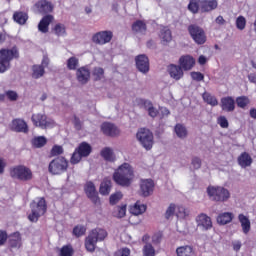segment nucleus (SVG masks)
I'll return each instance as SVG.
<instances>
[{
	"label": "nucleus",
	"mask_w": 256,
	"mask_h": 256,
	"mask_svg": "<svg viewBox=\"0 0 256 256\" xmlns=\"http://www.w3.org/2000/svg\"><path fill=\"white\" fill-rule=\"evenodd\" d=\"M112 179L119 187H131L135 181V168L130 163L124 162L114 170Z\"/></svg>",
	"instance_id": "obj_1"
},
{
	"label": "nucleus",
	"mask_w": 256,
	"mask_h": 256,
	"mask_svg": "<svg viewBox=\"0 0 256 256\" xmlns=\"http://www.w3.org/2000/svg\"><path fill=\"white\" fill-rule=\"evenodd\" d=\"M107 235V230L103 228L92 229L84 240V247L86 251H88V253H95L97 243L105 241V239H107Z\"/></svg>",
	"instance_id": "obj_2"
},
{
	"label": "nucleus",
	"mask_w": 256,
	"mask_h": 256,
	"mask_svg": "<svg viewBox=\"0 0 256 256\" xmlns=\"http://www.w3.org/2000/svg\"><path fill=\"white\" fill-rule=\"evenodd\" d=\"M13 59H19V49L17 46L0 49V73H5V71L11 69Z\"/></svg>",
	"instance_id": "obj_3"
},
{
	"label": "nucleus",
	"mask_w": 256,
	"mask_h": 256,
	"mask_svg": "<svg viewBox=\"0 0 256 256\" xmlns=\"http://www.w3.org/2000/svg\"><path fill=\"white\" fill-rule=\"evenodd\" d=\"M31 213L28 215V220L31 223H37L40 217H43L47 213V200L45 197H40L37 201L33 200L30 203Z\"/></svg>",
	"instance_id": "obj_4"
},
{
	"label": "nucleus",
	"mask_w": 256,
	"mask_h": 256,
	"mask_svg": "<svg viewBox=\"0 0 256 256\" xmlns=\"http://www.w3.org/2000/svg\"><path fill=\"white\" fill-rule=\"evenodd\" d=\"M207 195L210 201L215 203H225L228 199H231V192L223 186H208Z\"/></svg>",
	"instance_id": "obj_5"
},
{
	"label": "nucleus",
	"mask_w": 256,
	"mask_h": 256,
	"mask_svg": "<svg viewBox=\"0 0 256 256\" xmlns=\"http://www.w3.org/2000/svg\"><path fill=\"white\" fill-rule=\"evenodd\" d=\"M67 169H69V161L63 156L54 158L48 166V171L51 175H63Z\"/></svg>",
	"instance_id": "obj_6"
},
{
	"label": "nucleus",
	"mask_w": 256,
	"mask_h": 256,
	"mask_svg": "<svg viewBox=\"0 0 256 256\" xmlns=\"http://www.w3.org/2000/svg\"><path fill=\"white\" fill-rule=\"evenodd\" d=\"M10 177L18 179V181H31L33 179V171L25 165H17L10 168Z\"/></svg>",
	"instance_id": "obj_7"
},
{
	"label": "nucleus",
	"mask_w": 256,
	"mask_h": 256,
	"mask_svg": "<svg viewBox=\"0 0 256 256\" xmlns=\"http://www.w3.org/2000/svg\"><path fill=\"white\" fill-rule=\"evenodd\" d=\"M136 137L146 151H151V149H153V144L155 142L153 132H151L149 129L140 128L136 134Z\"/></svg>",
	"instance_id": "obj_8"
},
{
	"label": "nucleus",
	"mask_w": 256,
	"mask_h": 256,
	"mask_svg": "<svg viewBox=\"0 0 256 256\" xmlns=\"http://www.w3.org/2000/svg\"><path fill=\"white\" fill-rule=\"evenodd\" d=\"M188 33L193 41L197 43V45H205L207 42V35H205V30H203V28L199 27L198 25H189Z\"/></svg>",
	"instance_id": "obj_9"
},
{
	"label": "nucleus",
	"mask_w": 256,
	"mask_h": 256,
	"mask_svg": "<svg viewBox=\"0 0 256 256\" xmlns=\"http://www.w3.org/2000/svg\"><path fill=\"white\" fill-rule=\"evenodd\" d=\"M34 127H40V129H49L55 127V121L47 118L45 114H33L31 117Z\"/></svg>",
	"instance_id": "obj_10"
},
{
	"label": "nucleus",
	"mask_w": 256,
	"mask_h": 256,
	"mask_svg": "<svg viewBox=\"0 0 256 256\" xmlns=\"http://www.w3.org/2000/svg\"><path fill=\"white\" fill-rule=\"evenodd\" d=\"M111 39H113V32L110 30L100 31L92 36L95 45H107V43H111Z\"/></svg>",
	"instance_id": "obj_11"
},
{
	"label": "nucleus",
	"mask_w": 256,
	"mask_h": 256,
	"mask_svg": "<svg viewBox=\"0 0 256 256\" xmlns=\"http://www.w3.org/2000/svg\"><path fill=\"white\" fill-rule=\"evenodd\" d=\"M84 191L86 197L90 199V201L94 205H101V200L99 199V194L97 193V188H95V184L93 182H87L84 186Z\"/></svg>",
	"instance_id": "obj_12"
},
{
	"label": "nucleus",
	"mask_w": 256,
	"mask_h": 256,
	"mask_svg": "<svg viewBox=\"0 0 256 256\" xmlns=\"http://www.w3.org/2000/svg\"><path fill=\"white\" fill-rule=\"evenodd\" d=\"M220 107L225 113H233L235 111V98L233 96H225L220 99Z\"/></svg>",
	"instance_id": "obj_13"
},
{
	"label": "nucleus",
	"mask_w": 256,
	"mask_h": 256,
	"mask_svg": "<svg viewBox=\"0 0 256 256\" xmlns=\"http://www.w3.org/2000/svg\"><path fill=\"white\" fill-rule=\"evenodd\" d=\"M34 7L40 13V15H49V13H53V4L47 0H39L35 3Z\"/></svg>",
	"instance_id": "obj_14"
},
{
	"label": "nucleus",
	"mask_w": 256,
	"mask_h": 256,
	"mask_svg": "<svg viewBox=\"0 0 256 256\" xmlns=\"http://www.w3.org/2000/svg\"><path fill=\"white\" fill-rule=\"evenodd\" d=\"M76 77L81 85H87L91 79V70L87 66H82L76 70Z\"/></svg>",
	"instance_id": "obj_15"
},
{
	"label": "nucleus",
	"mask_w": 256,
	"mask_h": 256,
	"mask_svg": "<svg viewBox=\"0 0 256 256\" xmlns=\"http://www.w3.org/2000/svg\"><path fill=\"white\" fill-rule=\"evenodd\" d=\"M136 67L140 73H149V57L145 54H140L135 58Z\"/></svg>",
	"instance_id": "obj_16"
},
{
	"label": "nucleus",
	"mask_w": 256,
	"mask_h": 256,
	"mask_svg": "<svg viewBox=\"0 0 256 256\" xmlns=\"http://www.w3.org/2000/svg\"><path fill=\"white\" fill-rule=\"evenodd\" d=\"M155 182L152 179H145L140 181V193L142 197H149L153 193Z\"/></svg>",
	"instance_id": "obj_17"
},
{
	"label": "nucleus",
	"mask_w": 256,
	"mask_h": 256,
	"mask_svg": "<svg viewBox=\"0 0 256 256\" xmlns=\"http://www.w3.org/2000/svg\"><path fill=\"white\" fill-rule=\"evenodd\" d=\"M136 102L139 107H144V109H147L150 117L155 118L157 115H159V111L153 107V103L151 101L139 98L136 100Z\"/></svg>",
	"instance_id": "obj_18"
},
{
	"label": "nucleus",
	"mask_w": 256,
	"mask_h": 256,
	"mask_svg": "<svg viewBox=\"0 0 256 256\" xmlns=\"http://www.w3.org/2000/svg\"><path fill=\"white\" fill-rule=\"evenodd\" d=\"M11 131H15L16 133H29V126H27L25 120L16 118L12 120Z\"/></svg>",
	"instance_id": "obj_19"
},
{
	"label": "nucleus",
	"mask_w": 256,
	"mask_h": 256,
	"mask_svg": "<svg viewBox=\"0 0 256 256\" xmlns=\"http://www.w3.org/2000/svg\"><path fill=\"white\" fill-rule=\"evenodd\" d=\"M196 223L198 227H203L205 231H209V229L213 228L211 217L205 213H201L196 217Z\"/></svg>",
	"instance_id": "obj_20"
},
{
	"label": "nucleus",
	"mask_w": 256,
	"mask_h": 256,
	"mask_svg": "<svg viewBox=\"0 0 256 256\" xmlns=\"http://www.w3.org/2000/svg\"><path fill=\"white\" fill-rule=\"evenodd\" d=\"M8 245L11 249H21L23 245V238L21 237V232H14L9 235Z\"/></svg>",
	"instance_id": "obj_21"
},
{
	"label": "nucleus",
	"mask_w": 256,
	"mask_h": 256,
	"mask_svg": "<svg viewBox=\"0 0 256 256\" xmlns=\"http://www.w3.org/2000/svg\"><path fill=\"white\" fill-rule=\"evenodd\" d=\"M179 65L184 71H191L195 67V58L191 55L181 56L179 59Z\"/></svg>",
	"instance_id": "obj_22"
},
{
	"label": "nucleus",
	"mask_w": 256,
	"mask_h": 256,
	"mask_svg": "<svg viewBox=\"0 0 256 256\" xmlns=\"http://www.w3.org/2000/svg\"><path fill=\"white\" fill-rule=\"evenodd\" d=\"M101 131L104 135H107L108 137H117V135H119V128L109 122H104L101 125Z\"/></svg>",
	"instance_id": "obj_23"
},
{
	"label": "nucleus",
	"mask_w": 256,
	"mask_h": 256,
	"mask_svg": "<svg viewBox=\"0 0 256 256\" xmlns=\"http://www.w3.org/2000/svg\"><path fill=\"white\" fill-rule=\"evenodd\" d=\"M54 20L55 17H53V15L46 14L38 24V30L40 31V33H49V25H51Z\"/></svg>",
	"instance_id": "obj_24"
},
{
	"label": "nucleus",
	"mask_w": 256,
	"mask_h": 256,
	"mask_svg": "<svg viewBox=\"0 0 256 256\" xmlns=\"http://www.w3.org/2000/svg\"><path fill=\"white\" fill-rule=\"evenodd\" d=\"M168 73L172 79H175V81L183 79V68L179 65L170 64L168 66Z\"/></svg>",
	"instance_id": "obj_25"
},
{
	"label": "nucleus",
	"mask_w": 256,
	"mask_h": 256,
	"mask_svg": "<svg viewBox=\"0 0 256 256\" xmlns=\"http://www.w3.org/2000/svg\"><path fill=\"white\" fill-rule=\"evenodd\" d=\"M219 3L217 0H200V11L201 13H209L217 9Z\"/></svg>",
	"instance_id": "obj_26"
},
{
	"label": "nucleus",
	"mask_w": 256,
	"mask_h": 256,
	"mask_svg": "<svg viewBox=\"0 0 256 256\" xmlns=\"http://www.w3.org/2000/svg\"><path fill=\"white\" fill-rule=\"evenodd\" d=\"M238 165L241 166L242 169H247V167H251L253 165V158L247 152H242L237 158Z\"/></svg>",
	"instance_id": "obj_27"
},
{
	"label": "nucleus",
	"mask_w": 256,
	"mask_h": 256,
	"mask_svg": "<svg viewBox=\"0 0 256 256\" xmlns=\"http://www.w3.org/2000/svg\"><path fill=\"white\" fill-rule=\"evenodd\" d=\"M238 221L241 225L242 233H244V235H249V232L251 231V220H249V217L244 214H239Z\"/></svg>",
	"instance_id": "obj_28"
},
{
	"label": "nucleus",
	"mask_w": 256,
	"mask_h": 256,
	"mask_svg": "<svg viewBox=\"0 0 256 256\" xmlns=\"http://www.w3.org/2000/svg\"><path fill=\"white\" fill-rule=\"evenodd\" d=\"M112 188L113 182H111V178L105 177L100 184L99 193L100 195H109V193H111Z\"/></svg>",
	"instance_id": "obj_29"
},
{
	"label": "nucleus",
	"mask_w": 256,
	"mask_h": 256,
	"mask_svg": "<svg viewBox=\"0 0 256 256\" xmlns=\"http://www.w3.org/2000/svg\"><path fill=\"white\" fill-rule=\"evenodd\" d=\"M132 31L134 33H141L142 35H145V33H147V23L143 20H136L132 24Z\"/></svg>",
	"instance_id": "obj_30"
},
{
	"label": "nucleus",
	"mask_w": 256,
	"mask_h": 256,
	"mask_svg": "<svg viewBox=\"0 0 256 256\" xmlns=\"http://www.w3.org/2000/svg\"><path fill=\"white\" fill-rule=\"evenodd\" d=\"M160 39H161L162 45H169V43L173 41L171 30L167 27H164L160 32Z\"/></svg>",
	"instance_id": "obj_31"
},
{
	"label": "nucleus",
	"mask_w": 256,
	"mask_h": 256,
	"mask_svg": "<svg viewBox=\"0 0 256 256\" xmlns=\"http://www.w3.org/2000/svg\"><path fill=\"white\" fill-rule=\"evenodd\" d=\"M28 19H29V15L27 14V12L16 11L13 14V20L18 25H25V23H27Z\"/></svg>",
	"instance_id": "obj_32"
},
{
	"label": "nucleus",
	"mask_w": 256,
	"mask_h": 256,
	"mask_svg": "<svg viewBox=\"0 0 256 256\" xmlns=\"http://www.w3.org/2000/svg\"><path fill=\"white\" fill-rule=\"evenodd\" d=\"M101 157H103V159L105 161H109L110 163H115L116 161V157H115V153H113V149L109 148V147H105L101 150L100 152Z\"/></svg>",
	"instance_id": "obj_33"
},
{
	"label": "nucleus",
	"mask_w": 256,
	"mask_h": 256,
	"mask_svg": "<svg viewBox=\"0 0 256 256\" xmlns=\"http://www.w3.org/2000/svg\"><path fill=\"white\" fill-rule=\"evenodd\" d=\"M147 211V205L141 204V201H137L132 207H130V213L132 215H143Z\"/></svg>",
	"instance_id": "obj_34"
},
{
	"label": "nucleus",
	"mask_w": 256,
	"mask_h": 256,
	"mask_svg": "<svg viewBox=\"0 0 256 256\" xmlns=\"http://www.w3.org/2000/svg\"><path fill=\"white\" fill-rule=\"evenodd\" d=\"M217 223L219 225H227V223H231L233 221V213L231 212H224L217 216L216 218Z\"/></svg>",
	"instance_id": "obj_35"
},
{
	"label": "nucleus",
	"mask_w": 256,
	"mask_h": 256,
	"mask_svg": "<svg viewBox=\"0 0 256 256\" xmlns=\"http://www.w3.org/2000/svg\"><path fill=\"white\" fill-rule=\"evenodd\" d=\"M177 256H195V251H193V247L186 245L180 246L176 249Z\"/></svg>",
	"instance_id": "obj_36"
},
{
	"label": "nucleus",
	"mask_w": 256,
	"mask_h": 256,
	"mask_svg": "<svg viewBox=\"0 0 256 256\" xmlns=\"http://www.w3.org/2000/svg\"><path fill=\"white\" fill-rule=\"evenodd\" d=\"M92 150L93 149L91 148V145H89V143L87 142L80 143L79 146L76 148V151H78L83 157H89Z\"/></svg>",
	"instance_id": "obj_37"
},
{
	"label": "nucleus",
	"mask_w": 256,
	"mask_h": 256,
	"mask_svg": "<svg viewBox=\"0 0 256 256\" xmlns=\"http://www.w3.org/2000/svg\"><path fill=\"white\" fill-rule=\"evenodd\" d=\"M202 99L205 101V103H207V105H211V107H217V105H219V100H217V97L209 92H204L202 94Z\"/></svg>",
	"instance_id": "obj_38"
},
{
	"label": "nucleus",
	"mask_w": 256,
	"mask_h": 256,
	"mask_svg": "<svg viewBox=\"0 0 256 256\" xmlns=\"http://www.w3.org/2000/svg\"><path fill=\"white\" fill-rule=\"evenodd\" d=\"M32 71L33 79H41L45 75V67L43 65H34Z\"/></svg>",
	"instance_id": "obj_39"
},
{
	"label": "nucleus",
	"mask_w": 256,
	"mask_h": 256,
	"mask_svg": "<svg viewBox=\"0 0 256 256\" xmlns=\"http://www.w3.org/2000/svg\"><path fill=\"white\" fill-rule=\"evenodd\" d=\"M201 10V0H190L188 4V11L193 13V15H197Z\"/></svg>",
	"instance_id": "obj_40"
},
{
	"label": "nucleus",
	"mask_w": 256,
	"mask_h": 256,
	"mask_svg": "<svg viewBox=\"0 0 256 256\" xmlns=\"http://www.w3.org/2000/svg\"><path fill=\"white\" fill-rule=\"evenodd\" d=\"M52 31L57 37H65V35H67V27H65V24L57 23Z\"/></svg>",
	"instance_id": "obj_41"
},
{
	"label": "nucleus",
	"mask_w": 256,
	"mask_h": 256,
	"mask_svg": "<svg viewBox=\"0 0 256 256\" xmlns=\"http://www.w3.org/2000/svg\"><path fill=\"white\" fill-rule=\"evenodd\" d=\"M235 103L240 109H245L248 105H250L251 100L247 96H238Z\"/></svg>",
	"instance_id": "obj_42"
},
{
	"label": "nucleus",
	"mask_w": 256,
	"mask_h": 256,
	"mask_svg": "<svg viewBox=\"0 0 256 256\" xmlns=\"http://www.w3.org/2000/svg\"><path fill=\"white\" fill-rule=\"evenodd\" d=\"M33 147H36V149H41V147H45L47 145V138L45 136H38L35 137L32 140Z\"/></svg>",
	"instance_id": "obj_43"
},
{
	"label": "nucleus",
	"mask_w": 256,
	"mask_h": 256,
	"mask_svg": "<svg viewBox=\"0 0 256 256\" xmlns=\"http://www.w3.org/2000/svg\"><path fill=\"white\" fill-rule=\"evenodd\" d=\"M94 81H101L105 78V70L101 67H95L92 71Z\"/></svg>",
	"instance_id": "obj_44"
},
{
	"label": "nucleus",
	"mask_w": 256,
	"mask_h": 256,
	"mask_svg": "<svg viewBox=\"0 0 256 256\" xmlns=\"http://www.w3.org/2000/svg\"><path fill=\"white\" fill-rule=\"evenodd\" d=\"M174 131L180 139H185V137H187V128L182 124H176Z\"/></svg>",
	"instance_id": "obj_45"
},
{
	"label": "nucleus",
	"mask_w": 256,
	"mask_h": 256,
	"mask_svg": "<svg viewBox=\"0 0 256 256\" xmlns=\"http://www.w3.org/2000/svg\"><path fill=\"white\" fill-rule=\"evenodd\" d=\"M79 67V58L72 56L67 60V69L75 71Z\"/></svg>",
	"instance_id": "obj_46"
},
{
	"label": "nucleus",
	"mask_w": 256,
	"mask_h": 256,
	"mask_svg": "<svg viewBox=\"0 0 256 256\" xmlns=\"http://www.w3.org/2000/svg\"><path fill=\"white\" fill-rule=\"evenodd\" d=\"M73 235L74 237H83V235H85V233H87V227L83 226V225H76L73 228Z\"/></svg>",
	"instance_id": "obj_47"
},
{
	"label": "nucleus",
	"mask_w": 256,
	"mask_h": 256,
	"mask_svg": "<svg viewBox=\"0 0 256 256\" xmlns=\"http://www.w3.org/2000/svg\"><path fill=\"white\" fill-rule=\"evenodd\" d=\"M142 253L144 256H155V247L151 243H146L142 249Z\"/></svg>",
	"instance_id": "obj_48"
},
{
	"label": "nucleus",
	"mask_w": 256,
	"mask_h": 256,
	"mask_svg": "<svg viewBox=\"0 0 256 256\" xmlns=\"http://www.w3.org/2000/svg\"><path fill=\"white\" fill-rule=\"evenodd\" d=\"M82 159H83V156L81 155V153H79L78 150L75 149V151L73 152L70 158V163L72 165H77V163H80Z\"/></svg>",
	"instance_id": "obj_49"
},
{
	"label": "nucleus",
	"mask_w": 256,
	"mask_h": 256,
	"mask_svg": "<svg viewBox=\"0 0 256 256\" xmlns=\"http://www.w3.org/2000/svg\"><path fill=\"white\" fill-rule=\"evenodd\" d=\"M64 150L61 145H54L50 151L51 157H59V155H63Z\"/></svg>",
	"instance_id": "obj_50"
},
{
	"label": "nucleus",
	"mask_w": 256,
	"mask_h": 256,
	"mask_svg": "<svg viewBox=\"0 0 256 256\" xmlns=\"http://www.w3.org/2000/svg\"><path fill=\"white\" fill-rule=\"evenodd\" d=\"M123 199V193L116 192L112 194L109 198L110 205H117L118 201H121Z\"/></svg>",
	"instance_id": "obj_51"
},
{
	"label": "nucleus",
	"mask_w": 256,
	"mask_h": 256,
	"mask_svg": "<svg viewBox=\"0 0 256 256\" xmlns=\"http://www.w3.org/2000/svg\"><path fill=\"white\" fill-rule=\"evenodd\" d=\"M246 26H247V20L245 19V17L239 16L236 19V27H237V29H239L240 31H243V29H245Z\"/></svg>",
	"instance_id": "obj_52"
},
{
	"label": "nucleus",
	"mask_w": 256,
	"mask_h": 256,
	"mask_svg": "<svg viewBox=\"0 0 256 256\" xmlns=\"http://www.w3.org/2000/svg\"><path fill=\"white\" fill-rule=\"evenodd\" d=\"M217 123H218V125H220V127L222 129H228L229 128V120H227V117H225V116L218 117Z\"/></svg>",
	"instance_id": "obj_53"
},
{
	"label": "nucleus",
	"mask_w": 256,
	"mask_h": 256,
	"mask_svg": "<svg viewBox=\"0 0 256 256\" xmlns=\"http://www.w3.org/2000/svg\"><path fill=\"white\" fill-rule=\"evenodd\" d=\"M175 204H170L169 207L166 210L165 217L166 219H171L175 215Z\"/></svg>",
	"instance_id": "obj_54"
},
{
	"label": "nucleus",
	"mask_w": 256,
	"mask_h": 256,
	"mask_svg": "<svg viewBox=\"0 0 256 256\" xmlns=\"http://www.w3.org/2000/svg\"><path fill=\"white\" fill-rule=\"evenodd\" d=\"M5 95L9 101H17L19 99V95L13 90L6 91Z\"/></svg>",
	"instance_id": "obj_55"
},
{
	"label": "nucleus",
	"mask_w": 256,
	"mask_h": 256,
	"mask_svg": "<svg viewBox=\"0 0 256 256\" xmlns=\"http://www.w3.org/2000/svg\"><path fill=\"white\" fill-rule=\"evenodd\" d=\"M162 239H163V234L161 232H156L152 236V243H153V245H159L161 243Z\"/></svg>",
	"instance_id": "obj_56"
},
{
	"label": "nucleus",
	"mask_w": 256,
	"mask_h": 256,
	"mask_svg": "<svg viewBox=\"0 0 256 256\" xmlns=\"http://www.w3.org/2000/svg\"><path fill=\"white\" fill-rule=\"evenodd\" d=\"M187 215H189V213L187 212V209H185V207L183 206H178L177 207V212H176V216L177 217H187Z\"/></svg>",
	"instance_id": "obj_57"
},
{
	"label": "nucleus",
	"mask_w": 256,
	"mask_h": 256,
	"mask_svg": "<svg viewBox=\"0 0 256 256\" xmlns=\"http://www.w3.org/2000/svg\"><path fill=\"white\" fill-rule=\"evenodd\" d=\"M191 77L194 81H203L205 76L201 72H191Z\"/></svg>",
	"instance_id": "obj_58"
},
{
	"label": "nucleus",
	"mask_w": 256,
	"mask_h": 256,
	"mask_svg": "<svg viewBox=\"0 0 256 256\" xmlns=\"http://www.w3.org/2000/svg\"><path fill=\"white\" fill-rule=\"evenodd\" d=\"M201 163H202L201 158L199 157L192 158L191 164L194 169H201Z\"/></svg>",
	"instance_id": "obj_59"
},
{
	"label": "nucleus",
	"mask_w": 256,
	"mask_h": 256,
	"mask_svg": "<svg viewBox=\"0 0 256 256\" xmlns=\"http://www.w3.org/2000/svg\"><path fill=\"white\" fill-rule=\"evenodd\" d=\"M8 237L9 236L7 235V231L0 230V246L3 245L4 243H7Z\"/></svg>",
	"instance_id": "obj_60"
},
{
	"label": "nucleus",
	"mask_w": 256,
	"mask_h": 256,
	"mask_svg": "<svg viewBox=\"0 0 256 256\" xmlns=\"http://www.w3.org/2000/svg\"><path fill=\"white\" fill-rule=\"evenodd\" d=\"M118 253L120 256H129L131 255V250L129 248H121Z\"/></svg>",
	"instance_id": "obj_61"
},
{
	"label": "nucleus",
	"mask_w": 256,
	"mask_h": 256,
	"mask_svg": "<svg viewBox=\"0 0 256 256\" xmlns=\"http://www.w3.org/2000/svg\"><path fill=\"white\" fill-rule=\"evenodd\" d=\"M127 213V209L125 207H120L118 209V217L121 219L125 216V214Z\"/></svg>",
	"instance_id": "obj_62"
},
{
	"label": "nucleus",
	"mask_w": 256,
	"mask_h": 256,
	"mask_svg": "<svg viewBox=\"0 0 256 256\" xmlns=\"http://www.w3.org/2000/svg\"><path fill=\"white\" fill-rule=\"evenodd\" d=\"M232 245H233V250L234 251H240V249H241V241H234L232 243Z\"/></svg>",
	"instance_id": "obj_63"
},
{
	"label": "nucleus",
	"mask_w": 256,
	"mask_h": 256,
	"mask_svg": "<svg viewBox=\"0 0 256 256\" xmlns=\"http://www.w3.org/2000/svg\"><path fill=\"white\" fill-rule=\"evenodd\" d=\"M248 79H249L250 83H256V74L255 73L249 74Z\"/></svg>",
	"instance_id": "obj_64"
}]
</instances>
